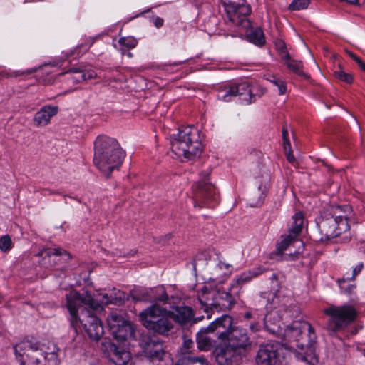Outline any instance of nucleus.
<instances>
[{"mask_svg": "<svg viewBox=\"0 0 365 365\" xmlns=\"http://www.w3.org/2000/svg\"><path fill=\"white\" fill-rule=\"evenodd\" d=\"M66 307L70 314V326L77 333L81 324L88 337L98 341L104 334L102 322L93 314L94 311L102 309L88 292L80 293L71 290L66 294Z\"/></svg>", "mask_w": 365, "mask_h": 365, "instance_id": "obj_1", "label": "nucleus"}, {"mask_svg": "<svg viewBox=\"0 0 365 365\" xmlns=\"http://www.w3.org/2000/svg\"><path fill=\"white\" fill-rule=\"evenodd\" d=\"M284 340L295 342V357L310 365L318 363L316 354L317 335L312 325L306 321H294L284 331Z\"/></svg>", "mask_w": 365, "mask_h": 365, "instance_id": "obj_2", "label": "nucleus"}, {"mask_svg": "<svg viewBox=\"0 0 365 365\" xmlns=\"http://www.w3.org/2000/svg\"><path fill=\"white\" fill-rule=\"evenodd\" d=\"M125 153L118 142L112 138L99 136L95 142L93 163L106 178L121 165Z\"/></svg>", "mask_w": 365, "mask_h": 365, "instance_id": "obj_3", "label": "nucleus"}, {"mask_svg": "<svg viewBox=\"0 0 365 365\" xmlns=\"http://www.w3.org/2000/svg\"><path fill=\"white\" fill-rule=\"evenodd\" d=\"M170 145L175 155L187 160L200 156L203 150L200 131L192 125L180 127L171 137Z\"/></svg>", "mask_w": 365, "mask_h": 365, "instance_id": "obj_4", "label": "nucleus"}, {"mask_svg": "<svg viewBox=\"0 0 365 365\" xmlns=\"http://www.w3.org/2000/svg\"><path fill=\"white\" fill-rule=\"evenodd\" d=\"M317 230L313 232V237L317 242H327L331 239L338 238L344 235L341 242L346 243L351 240L350 226L342 220L341 224L336 221L329 212L324 211L317 219Z\"/></svg>", "mask_w": 365, "mask_h": 365, "instance_id": "obj_5", "label": "nucleus"}, {"mask_svg": "<svg viewBox=\"0 0 365 365\" xmlns=\"http://www.w3.org/2000/svg\"><path fill=\"white\" fill-rule=\"evenodd\" d=\"M165 313V309L152 304L140 312L139 319L143 326L154 336H166L173 329V323Z\"/></svg>", "mask_w": 365, "mask_h": 365, "instance_id": "obj_6", "label": "nucleus"}, {"mask_svg": "<svg viewBox=\"0 0 365 365\" xmlns=\"http://www.w3.org/2000/svg\"><path fill=\"white\" fill-rule=\"evenodd\" d=\"M14 349L20 365H57L53 354L43 351L30 341H21L14 346Z\"/></svg>", "mask_w": 365, "mask_h": 365, "instance_id": "obj_7", "label": "nucleus"}, {"mask_svg": "<svg viewBox=\"0 0 365 365\" xmlns=\"http://www.w3.org/2000/svg\"><path fill=\"white\" fill-rule=\"evenodd\" d=\"M202 294L198 297V301L207 314V318H210L209 310L215 309L217 312L231 309L236 302L235 297L230 292L218 289L208 291L206 287L202 289Z\"/></svg>", "mask_w": 365, "mask_h": 365, "instance_id": "obj_8", "label": "nucleus"}, {"mask_svg": "<svg viewBox=\"0 0 365 365\" xmlns=\"http://www.w3.org/2000/svg\"><path fill=\"white\" fill-rule=\"evenodd\" d=\"M225 320H227L228 326L225 327V336L221 337V340H227V344L246 356L251 351L252 344L247 331L242 327L233 326V319L228 314L220 317L222 327Z\"/></svg>", "mask_w": 365, "mask_h": 365, "instance_id": "obj_9", "label": "nucleus"}, {"mask_svg": "<svg viewBox=\"0 0 365 365\" xmlns=\"http://www.w3.org/2000/svg\"><path fill=\"white\" fill-rule=\"evenodd\" d=\"M329 317L326 324V329L330 335H334L355 320L357 312L351 305L330 306L324 310Z\"/></svg>", "mask_w": 365, "mask_h": 365, "instance_id": "obj_10", "label": "nucleus"}, {"mask_svg": "<svg viewBox=\"0 0 365 365\" xmlns=\"http://www.w3.org/2000/svg\"><path fill=\"white\" fill-rule=\"evenodd\" d=\"M222 3L228 22L242 29L250 27L247 16L251 12V8L246 0H222Z\"/></svg>", "mask_w": 365, "mask_h": 365, "instance_id": "obj_11", "label": "nucleus"}, {"mask_svg": "<svg viewBox=\"0 0 365 365\" xmlns=\"http://www.w3.org/2000/svg\"><path fill=\"white\" fill-rule=\"evenodd\" d=\"M258 365H287L284 351L281 344L270 341L259 345L256 355Z\"/></svg>", "mask_w": 365, "mask_h": 365, "instance_id": "obj_12", "label": "nucleus"}, {"mask_svg": "<svg viewBox=\"0 0 365 365\" xmlns=\"http://www.w3.org/2000/svg\"><path fill=\"white\" fill-rule=\"evenodd\" d=\"M210 170L200 173V180L193 186L195 207H202V204H209L215 200V188L209 181Z\"/></svg>", "mask_w": 365, "mask_h": 365, "instance_id": "obj_13", "label": "nucleus"}, {"mask_svg": "<svg viewBox=\"0 0 365 365\" xmlns=\"http://www.w3.org/2000/svg\"><path fill=\"white\" fill-rule=\"evenodd\" d=\"M220 317H217L210 323L207 327H202L197 333L196 342L197 348L200 351H208L213 346L214 341L208 336L209 334H215L217 339L221 340V337L225 336V327L228 326L227 320L224 322L223 327L221 326Z\"/></svg>", "mask_w": 365, "mask_h": 365, "instance_id": "obj_14", "label": "nucleus"}, {"mask_svg": "<svg viewBox=\"0 0 365 365\" xmlns=\"http://www.w3.org/2000/svg\"><path fill=\"white\" fill-rule=\"evenodd\" d=\"M107 322L111 334L119 341H125L128 336L133 333L130 322L116 313L110 314Z\"/></svg>", "mask_w": 365, "mask_h": 365, "instance_id": "obj_15", "label": "nucleus"}, {"mask_svg": "<svg viewBox=\"0 0 365 365\" xmlns=\"http://www.w3.org/2000/svg\"><path fill=\"white\" fill-rule=\"evenodd\" d=\"M140 346L148 358L158 361L163 359L165 351L163 341L156 336L148 334L142 335Z\"/></svg>", "mask_w": 365, "mask_h": 365, "instance_id": "obj_16", "label": "nucleus"}, {"mask_svg": "<svg viewBox=\"0 0 365 365\" xmlns=\"http://www.w3.org/2000/svg\"><path fill=\"white\" fill-rule=\"evenodd\" d=\"M213 354L219 365H232L245 357L229 344L217 347Z\"/></svg>", "mask_w": 365, "mask_h": 365, "instance_id": "obj_17", "label": "nucleus"}, {"mask_svg": "<svg viewBox=\"0 0 365 365\" xmlns=\"http://www.w3.org/2000/svg\"><path fill=\"white\" fill-rule=\"evenodd\" d=\"M281 324V317L277 312H269L264 318V329L274 336L282 334Z\"/></svg>", "mask_w": 365, "mask_h": 365, "instance_id": "obj_18", "label": "nucleus"}, {"mask_svg": "<svg viewBox=\"0 0 365 365\" xmlns=\"http://www.w3.org/2000/svg\"><path fill=\"white\" fill-rule=\"evenodd\" d=\"M58 110L57 106H45L42 107L34 115L35 125L38 127L47 125L50 122L51 118L57 114Z\"/></svg>", "mask_w": 365, "mask_h": 365, "instance_id": "obj_19", "label": "nucleus"}, {"mask_svg": "<svg viewBox=\"0 0 365 365\" xmlns=\"http://www.w3.org/2000/svg\"><path fill=\"white\" fill-rule=\"evenodd\" d=\"M269 189V180L267 179L264 183L259 185L257 190H254L250 194L249 200L252 207H260L266 197Z\"/></svg>", "mask_w": 365, "mask_h": 365, "instance_id": "obj_20", "label": "nucleus"}, {"mask_svg": "<svg viewBox=\"0 0 365 365\" xmlns=\"http://www.w3.org/2000/svg\"><path fill=\"white\" fill-rule=\"evenodd\" d=\"M236 96H240L241 99L250 104L255 101L256 93L250 88L248 83L243 82L238 84H234Z\"/></svg>", "mask_w": 365, "mask_h": 365, "instance_id": "obj_21", "label": "nucleus"}, {"mask_svg": "<svg viewBox=\"0 0 365 365\" xmlns=\"http://www.w3.org/2000/svg\"><path fill=\"white\" fill-rule=\"evenodd\" d=\"M173 319L180 324H185L190 322L194 316L193 310L191 307L183 306L177 307L175 312L173 313Z\"/></svg>", "mask_w": 365, "mask_h": 365, "instance_id": "obj_22", "label": "nucleus"}, {"mask_svg": "<svg viewBox=\"0 0 365 365\" xmlns=\"http://www.w3.org/2000/svg\"><path fill=\"white\" fill-rule=\"evenodd\" d=\"M350 211L351 207L349 205H331L324 212L331 214V215L335 218L336 221L341 224L342 220H345L346 223H349L346 213L350 212Z\"/></svg>", "mask_w": 365, "mask_h": 365, "instance_id": "obj_23", "label": "nucleus"}, {"mask_svg": "<svg viewBox=\"0 0 365 365\" xmlns=\"http://www.w3.org/2000/svg\"><path fill=\"white\" fill-rule=\"evenodd\" d=\"M108 359L115 365H125L130 359V354L117 346L116 350L110 354Z\"/></svg>", "mask_w": 365, "mask_h": 365, "instance_id": "obj_24", "label": "nucleus"}, {"mask_svg": "<svg viewBox=\"0 0 365 365\" xmlns=\"http://www.w3.org/2000/svg\"><path fill=\"white\" fill-rule=\"evenodd\" d=\"M284 61V63L287 66V67L296 73L298 76H302L305 78H307L309 76L303 72L302 68V62L298 61L294 59H292L290 57V55L289 53L285 54V58L283 59Z\"/></svg>", "mask_w": 365, "mask_h": 365, "instance_id": "obj_25", "label": "nucleus"}, {"mask_svg": "<svg viewBox=\"0 0 365 365\" xmlns=\"http://www.w3.org/2000/svg\"><path fill=\"white\" fill-rule=\"evenodd\" d=\"M293 222L289 228V234L292 236L297 237L302 230L304 225V215L302 212H299L295 213L292 217Z\"/></svg>", "mask_w": 365, "mask_h": 365, "instance_id": "obj_26", "label": "nucleus"}, {"mask_svg": "<svg viewBox=\"0 0 365 365\" xmlns=\"http://www.w3.org/2000/svg\"><path fill=\"white\" fill-rule=\"evenodd\" d=\"M153 292H150V289H134L130 293V297L133 301H146L150 302L153 300L151 298Z\"/></svg>", "mask_w": 365, "mask_h": 365, "instance_id": "obj_27", "label": "nucleus"}, {"mask_svg": "<svg viewBox=\"0 0 365 365\" xmlns=\"http://www.w3.org/2000/svg\"><path fill=\"white\" fill-rule=\"evenodd\" d=\"M175 365H209L204 356H184L180 359Z\"/></svg>", "mask_w": 365, "mask_h": 365, "instance_id": "obj_28", "label": "nucleus"}, {"mask_svg": "<svg viewBox=\"0 0 365 365\" xmlns=\"http://www.w3.org/2000/svg\"><path fill=\"white\" fill-rule=\"evenodd\" d=\"M71 73L73 74H78V77H73V81L76 83H80L83 81L92 79L96 77L97 74L94 71L87 70L83 71L79 68H72L71 69Z\"/></svg>", "mask_w": 365, "mask_h": 365, "instance_id": "obj_29", "label": "nucleus"}, {"mask_svg": "<svg viewBox=\"0 0 365 365\" xmlns=\"http://www.w3.org/2000/svg\"><path fill=\"white\" fill-rule=\"evenodd\" d=\"M265 270L266 269L264 268L257 267L247 273H243L239 277H237L236 279V283L237 284H242L243 283L250 281L253 277H256L262 274L264 272H265Z\"/></svg>", "mask_w": 365, "mask_h": 365, "instance_id": "obj_30", "label": "nucleus"}, {"mask_svg": "<svg viewBox=\"0 0 365 365\" xmlns=\"http://www.w3.org/2000/svg\"><path fill=\"white\" fill-rule=\"evenodd\" d=\"M150 292H153L151 295L153 300H150V302H167L168 296L163 287L150 289Z\"/></svg>", "mask_w": 365, "mask_h": 365, "instance_id": "obj_31", "label": "nucleus"}, {"mask_svg": "<svg viewBox=\"0 0 365 365\" xmlns=\"http://www.w3.org/2000/svg\"><path fill=\"white\" fill-rule=\"evenodd\" d=\"M247 38L250 42L258 46H262L265 43L264 33L260 28L252 30Z\"/></svg>", "mask_w": 365, "mask_h": 365, "instance_id": "obj_32", "label": "nucleus"}, {"mask_svg": "<svg viewBox=\"0 0 365 365\" xmlns=\"http://www.w3.org/2000/svg\"><path fill=\"white\" fill-rule=\"evenodd\" d=\"M41 255H44V257H51V256L65 255L67 257V259H70L71 258L70 253L60 247L45 249L41 251Z\"/></svg>", "mask_w": 365, "mask_h": 365, "instance_id": "obj_33", "label": "nucleus"}, {"mask_svg": "<svg viewBox=\"0 0 365 365\" xmlns=\"http://www.w3.org/2000/svg\"><path fill=\"white\" fill-rule=\"evenodd\" d=\"M125 294L120 290L116 291L113 290L112 293H110V299H106L105 301V304H113L115 305H121L124 302Z\"/></svg>", "mask_w": 365, "mask_h": 365, "instance_id": "obj_34", "label": "nucleus"}, {"mask_svg": "<svg viewBox=\"0 0 365 365\" xmlns=\"http://www.w3.org/2000/svg\"><path fill=\"white\" fill-rule=\"evenodd\" d=\"M364 268V263H359L354 269L352 272V274L351 277L349 276H343L341 278L337 279V283L341 289H343L342 283L346 282L348 281L354 280L355 277L362 271Z\"/></svg>", "mask_w": 365, "mask_h": 365, "instance_id": "obj_35", "label": "nucleus"}, {"mask_svg": "<svg viewBox=\"0 0 365 365\" xmlns=\"http://www.w3.org/2000/svg\"><path fill=\"white\" fill-rule=\"evenodd\" d=\"M334 76L338 80L343 81L346 83H351L353 82V76L351 73H346L341 68V66L339 65V70L334 71Z\"/></svg>", "mask_w": 365, "mask_h": 365, "instance_id": "obj_36", "label": "nucleus"}, {"mask_svg": "<svg viewBox=\"0 0 365 365\" xmlns=\"http://www.w3.org/2000/svg\"><path fill=\"white\" fill-rule=\"evenodd\" d=\"M37 71V68H31L24 71H16L12 73H9L6 70H2L0 71V78H11V77H17L23 75H29L35 73Z\"/></svg>", "mask_w": 365, "mask_h": 365, "instance_id": "obj_37", "label": "nucleus"}, {"mask_svg": "<svg viewBox=\"0 0 365 365\" xmlns=\"http://www.w3.org/2000/svg\"><path fill=\"white\" fill-rule=\"evenodd\" d=\"M237 96L234 85L225 88V89L218 94V98L228 102L231 101L232 97Z\"/></svg>", "mask_w": 365, "mask_h": 365, "instance_id": "obj_38", "label": "nucleus"}, {"mask_svg": "<svg viewBox=\"0 0 365 365\" xmlns=\"http://www.w3.org/2000/svg\"><path fill=\"white\" fill-rule=\"evenodd\" d=\"M117 346L114 344L109 339H104L101 342V350L106 354L108 359L110 354L116 350Z\"/></svg>", "mask_w": 365, "mask_h": 365, "instance_id": "obj_39", "label": "nucleus"}, {"mask_svg": "<svg viewBox=\"0 0 365 365\" xmlns=\"http://www.w3.org/2000/svg\"><path fill=\"white\" fill-rule=\"evenodd\" d=\"M271 83L278 88L279 93L284 95L287 91L286 83L282 78L274 76H272L270 78H267Z\"/></svg>", "mask_w": 365, "mask_h": 365, "instance_id": "obj_40", "label": "nucleus"}, {"mask_svg": "<svg viewBox=\"0 0 365 365\" xmlns=\"http://www.w3.org/2000/svg\"><path fill=\"white\" fill-rule=\"evenodd\" d=\"M13 246L12 240L9 235H5L0 237V250L6 252L9 251Z\"/></svg>", "mask_w": 365, "mask_h": 365, "instance_id": "obj_41", "label": "nucleus"}, {"mask_svg": "<svg viewBox=\"0 0 365 365\" xmlns=\"http://www.w3.org/2000/svg\"><path fill=\"white\" fill-rule=\"evenodd\" d=\"M310 3V0H293L289 6V9L297 11L307 9Z\"/></svg>", "mask_w": 365, "mask_h": 365, "instance_id": "obj_42", "label": "nucleus"}, {"mask_svg": "<svg viewBox=\"0 0 365 365\" xmlns=\"http://www.w3.org/2000/svg\"><path fill=\"white\" fill-rule=\"evenodd\" d=\"M120 46L132 49L135 48L138 43L137 40L133 37H122L118 41Z\"/></svg>", "mask_w": 365, "mask_h": 365, "instance_id": "obj_43", "label": "nucleus"}, {"mask_svg": "<svg viewBox=\"0 0 365 365\" xmlns=\"http://www.w3.org/2000/svg\"><path fill=\"white\" fill-rule=\"evenodd\" d=\"M295 237L292 236L289 234L286 236L277 246V250L279 253H282L287 249V247L295 240Z\"/></svg>", "mask_w": 365, "mask_h": 365, "instance_id": "obj_44", "label": "nucleus"}, {"mask_svg": "<svg viewBox=\"0 0 365 365\" xmlns=\"http://www.w3.org/2000/svg\"><path fill=\"white\" fill-rule=\"evenodd\" d=\"M275 47H276L277 50L280 53L281 58L282 59H284L285 54L289 53L287 51V46H286V43H284V41H282V39H277L275 41Z\"/></svg>", "mask_w": 365, "mask_h": 365, "instance_id": "obj_45", "label": "nucleus"}, {"mask_svg": "<svg viewBox=\"0 0 365 365\" xmlns=\"http://www.w3.org/2000/svg\"><path fill=\"white\" fill-rule=\"evenodd\" d=\"M284 152L286 154L287 159L289 163H293L294 162H295V158L293 155L292 148L284 150Z\"/></svg>", "mask_w": 365, "mask_h": 365, "instance_id": "obj_46", "label": "nucleus"}, {"mask_svg": "<svg viewBox=\"0 0 365 365\" xmlns=\"http://www.w3.org/2000/svg\"><path fill=\"white\" fill-rule=\"evenodd\" d=\"M345 282H343L342 284H344ZM343 287V289H341L342 290L343 292L346 293V294H351L354 289L355 288V286L353 285V284H349L348 285L347 287H344V285H342Z\"/></svg>", "mask_w": 365, "mask_h": 365, "instance_id": "obj_47", "label": "nucleus"}, {"mask_svg": "<svg viewBox=\"0 0 365 365\" xmlns=\"http://www.w3.org/2000/svg\"><path fill=\"white\" fill-rule=\"evenodd\" d=\"M283 148L287 150L291 148V143L288 137H283Z\"/></svg>", "mask_w": 365, "mask_h": 365, "instance_id": "obj_48", "label": "nucleus"}, {"mask_svg": "<svg viewBox=\"0 0 365 365\" xmlns=\"http://www.w3.org/2000/svg\"><path fill=\"white\" fill-rule=\"evenodd\" d=\"M163 19L160 17H156L154 21V24L157 28H160L163 25Z\"/></svg>", "mask_w": 365, "mask_h": 365, "instance_id": "obj_49", "label": "nucleus"}, {"mask_svg": "<svg viewBox=\"0 0 365 365\" xmlns=\"http://www.w3.org/2000/svg\"><path fill=\"white\" fill-rule=\"evenodd\" d=\"M346 53L349 54V56L355 61L357 63L361 61L358 56H356L355 54H354L352 52L346 51Z\"/></svg>", "mask_w": 365, "mask_h": 365, "instance_id": "obj_50", "label": "nucleus"}, {"mask_svg": "<svg viewBox=\"0 0 365 365\" xmlns=\"http://www.w3.org/2000/svg\"><path fill=\"white\" fill-rule=\"evenodd\" d=\"M250 328L253 332H256L259 331V325L258 324H251L250 325Z\"/></svg>", "mask_w": 365, "mask_h": 365, "instance_id": "obj_51", "label": "nucleus"}, {"mask_svg": "<svg viewBox=\"0 0 365 365\" xmlns=\"http://www.w3.org/2000/svg\"><path fill=\"white\" fill-rule=\"evenodd\" d=\"M288 137V128L287 125H284L282 128V138Z\"/></svg>", "mask_w": 365, "mask_h": 365, "instance_id": "obj_52", "label": "nucleus"}, {"mask_svg": "<svg viewBox=\"0 0 365 365\" xmlns=\"http://www.w3.org/2000/svg\"><path fill=\"white\" fill-rule=\"evenodd\" d=\"M184 344H185V346L189 349L192 346V345L193 344V341L191 340V339H188V340H185L184 341Z\"/></svg>", "mask_w": 365, "mask_h": 365, "instance_id": "obj_53", "label": "nucleus"}, {"mask_svg": "<svg viewBox=\"0 0 365 365\" xmlns=\"http://www.w3.org/2000/svg\"><path fill=\"white\" fill-rule=\"evenodd\" d=\"M358 65H359V66L360 67V68H361L364 72H365V63H364L362 61H360L358 63Z\"/></svg>", "mask_w": 365, "mask_h": 365, "instance_id": "obj_54", "label": "nucleus"}, {"mask_svg": "<svg viewBox=\"0 0 365 365\" xmlns=\"http://www.w3.org/2000/svg\"><path fill=\"white\" fill-rule=\"evenodd\" d=\"M120 51H121V53L123 55H125L126 54L128 57L131 58L133 56L132 53L130 52H125V49L123 48H120Z\"/></svg>", "mask_w": 365, "mask_h": 365, "instance_id": "obj_55", "label": "nucleus"}, {"mask_svg": "<svg viewBox=\"0 0 365 365\" xmlns=\"http://www.w3.org/2000/svg\"><path fill=\"white\" fill-rule=\"evenodd\" d=\"M103 300L102 301V303H105V301L106 299H110V294H109L106 293V294H103Z\"/></svg>", "mask_w": 365, "mask_h": 365, "instance_id": "obj_56", "label": "nucleus"}, {"mask_svg": "<svg viewBox=\"0 0 365 365\" xmlns=\"http://www.w3.org/2000/svg\"><path fill=\"white\" fill-rule=\"evenodd\" d=\"M66 73L68 74H70L71 75V79H72L73 81V77H78L79 78V75L78 74H73V73H71V69L69 71H68L66 72Z\"/></svg>", "mask_w": 365, "mask_h": 365, "instance_id": "obj_57", "label": "nucleus"}, {"mask_svg": "<svg viewBox=\"0 0 365 365\" xmlns=\"http://www.w3.org/2000/svg\"><path fill=\"white\" fill-rule=\"evenodd\" d=\"M341 1H346L351 4H355L358 2V0H341Z\"/></svg>", "mask_w": 365, "mask_h": 365, "instance_id": "obj_58", "label": "nucleus"}, {"mask_svg": "<svg viewBox=\"0 0 365 365\" xmlns=\"http://www.w3.org/2000/svg\"><path fill=\"white\" fill-rule=\"evenodd\" d=\"M251 316H252V314H251V313H250V312H246V313L245 314V317L246 319H250V318L251 317Z\"/></svg>", "mask_w": 365, "mask_h": 365, "instance_id": "obj_59", "label": "nucleus"}, {"mask_svg": "<svg viewBox=\"0 0 365 365\" xmlns=\"http://www.w3.org/2000/svg\"><path fill=\"white\" fill-rule=\"evenodd\" d=\"M265 92V90L263 89V88H261V91H260V94H257L259 96H262Z\"/></svg>", "mask_w": 365, "mask_h": 365, "instance_id": "obj_60", "label": "nucleus"}, {"mask_svg": "<svg viewBox=\"0 0 365 365\" xmlns=\"http://www.w3.org/2000/svg\"><path fill=\"white\" fill-rule=\"evenodd\" d=\"M343 236H344V235H340V237H339V240H336V242H341L340 240L342 238Z\"/></svg>", "mask_w": 365, "mask_h": 365, "instance_id": "obj_61", "label": "nucleus"}, {"mask_svg": "<svg viewBox=\"0 0 365 365\" xmlns=\"http://www.w3.org/2000/svg\"><path fill=\"white\" fill-rule=\"evenodd\" d=\"M202 318H203V317H199V319H194V322H196L197 320H200Z\"/></svg>", "mask_w": 365, "mask_h": 365, "instance_id": "obj_62", "label": "nucleus"}, {"mask_svg": "<svg viewBox=\"0 0 365 365\" xmlns=\"http://www.w3.org/2000/svg\"><path fill=\"white\" fill-rule=\"evenodd\" d=\"M272 277H273V278L277 279V275H276V274H273Z\"/></svg>", "mask_w": 365, "mask_h": 365, "instance_id": "obj_63", "label": "nucleus"}, {"mask_svg": "<svg viewBox=\"0 0 365 365\" xmlns=\"http://www.w3.org/2000/svg\"><path fill=\"white\" fill-rule=\"evenodd\" d=\"M49 194H50V195L56 194V192H55L50 191V192H49Z\"/></svg>", "mask_w": 365, "mask_h": 365, "instance_id": "obj_64", "label": "nucleus"}]
</instances>
